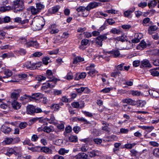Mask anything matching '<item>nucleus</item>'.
Masks as SVG:
<instances>
[{
	"label": "nucleus",
	"instance_id": "nucleus-1",
	"mask_svg": "<svg viewBox=\"0 0 159 159\" xmlns=\"http://www.w3.org/2000/svg\"><path fill=\"white\" fill-rule=\"evenodd\" d=\"M33 23L36 30H41L45 24L42 19H34L33 20L30 25H31Z\"/></svg>",
	"mask_w": 159,
	"mask_h": 159
},
{
	"label": "nucleus",
	"instance_id": "nucleus-2",
	"mask_svg": "<svg viewBox=\"0 0 159 159\" xmlns=\"http://www.w3.org/2000/svg\"><path fill=\"white\" fill-rule=\"evenodd\" d=\"M42 62L38 63H34L32 61H28L25 65V66L31 70L36 69L41 65Z\"/></svg>",
	"mask_w": 159,
	"mask_h": 159
},
{
	"label": "nucleus",
	"instance_id": "nucleus-3",
	"mask_svg": "<svg viewBox=\"0 0 159 159\" xmlns=\"http://www.w3.org/2000/svg\"><path fill=\"white\" fill-rule=\"evenodd\" d=\"M104 53L110 57H117L120 55L119 51L116 49L110 51H104Z\"/></svg>",
	"mask_w": 159,
	"mask_h": 159
},
{
	"label": "nucleus",
	"instance_id": "nucleus-4",
	"mask_svg": "<svg viewBox=\"0 0 159 159\" xmlns=\"http://www.w3.org/2000/svg\"><path fill=\"white\" fill-rule=\"evenodd\" d=\"M108 34V33L105 34L98 36L96 40V43L99 46H102V41L103 40H106L107 39V35Z\"/></svg>",
	"mask_w": 159,
	"mask_h": 159
},
{
	"label": "nucleus",
	"instance_id": "nucleus-5",
	"mask_svg": "<svg viewBox=\"0 0 159 159\" xmlns=\"http://www.w3.org/2000/svg\"><path fill=\"white\" fill-rule=\"evenodd\" d=\"M21 92L20 89L15 90L11 94V98L16 100L18 99L19 96V93Z\"/></svg>",
	"mask_w": 159,
	"mask_h": 159
},
{
	"label": "nucleus",
	"instance_id": "nucleus-6",
	"mask_svg": "<svg viewBox=\"0 0 159 159\" xmlns=\"http://www.w3.org/2000/svg\"><path fill=\"white\" fill-rule=\"evenodd\" d=\"M89 10L87 9V7H80V12H81V13H80L81 16L83 17H86L88 16L89 14Z\"/></svg>",
	"mask_w": 159,
	"mask_h": 159
},
{
	"label": "nucleus",
	"instance_id": "nucleus-7",
	"mask_svg": "<svg viewBox=\"0 0 159 159\" xmlns=\"http://www.w3.org/2000/svg\"><path fill=\"white\" fill-rule=\"evenodd\" d=\"M135 8L133 7L129 8V10L124 12V16L125 17H129L131 14L135 10Z\"/></svg>",
	"mask_w": 159,
	"mask_h": 159
},
{
	"label": "nucleus",
	"instance_id": "nucleus-8",
	"mask_svg": "<svg viewBox=\"0 0 159 159\" xmlns=\"http://www.w3.org/2000/svg\"><path fill=\"white\" fill-rule=\"evenodd\" d=\"M89 157H93L96 156H99L101 154V152L97 150H93L88 152Z\"/></svg>",
	"mask_w": 159,
	"mask_h": 159
},
{
	"label": "nucleus",
	"instance_id": "nucleus-9",
	"mask_svg": "<svg viewBox=\"0 0 159 159\" xmlns=\"http://www.w3.org/2000/svg\"><path fill=\"white\" fill-rule=\"evenodd\" d=\"M26 113L28 114L33 115L35 113V109L32 105H30L27 106Z\"/></svg>",
	"mask_w": 159,
	"mask_h": 159
},
{
	"label": "nucleus",
	"instance_id": "nucleus-10",
	"mask_svg": "<svg viewBox=\"0 0 159 159\" xmlns=\"http://www.w3.org/2000/svg\"><path fill=\"white\" fill-rule=\"evenodd\" d=\"M122 102L123 103H127L128 104L132 105H137V102H136V101L133 100L131 98L125 99H123L122 100Z\"/></svg>",
	"mask_w": 159,
	"mask_h": 159
},
{
	"label": "nucleus",
	"instance_id": "nucleus-11",
	"mask_svg": "<svg viewBox=\"0 0 159 159\" xmlns=\"http://www.w3.org/2000/svg\"><path fill=\"white\" fill-rule=\"evenodd\" d=\"M98 3L96 2H90L86 7L87 9L90 11L91 9H93L98 6Z\"/></svg>",
	"mask_w": 159,
	"mask_h": 159
},
{
	"label": "nucleus",
	"instance_id": "nucleus-12",
	"mask_svg": "<svg viewBox=\"0 0 159 159\" xmlns=\"http://www.w3.org/2000/svg\"><path fill=\"white\" fill-rule=\"evenodd\" d=\"M46 79V78L45 77L43 76L42 75H39L37 76L36 77V79L38 81V84L37 85H36L35 86V88H37L38 87L39 85L40 84V82L42 81V80H45Z\"/></svg>",
	"mask_w": 159,
	"mask_h": 159
},
{
	"label": "nucleus",
	"instance_id": "nucleus-13",
	"mask_svg": "<svg viewBox=\"0 0 159 159\" xmlns=\"http://www.w3.org/2000/svg\"><path fill=\"white\" fill-rule=\"evenodd\" d=\"M27 44H28V47L33 46L36 48H38L39 47V44L37 43L36 41H28Z\"/></svg>",
	"mask_w": 159,
	"mask_h": 159
},
{
	"label": "nucleus",
	"instance_id": "nucleus-14",
	"mask_svg": "<svg viewBox=\"0 0 159 159\" xmlns=\"http://www.w3.org/2000/svg\"><path fill=\"white\" fill-rule=\"evenodd\" d=\"M150 67L151 64L148 62V60H142L141 61L140 66L141 68Z\"/></svg>",
	"mask_w": 159,
	"mask_h": 159
},
{
	"label": "nucleus",
	"instance_id": "nucleus-15",
	"mask_svg": "<svg viewBox=\"0 0 159 159\" xmlns=\"http://www.w3.org/2000/svg\"><path fill=\"white\" fill-rule=\"evenodd\" d=\"M13 108L16 110H17L20 108L21 107V104L20 103L16 100H13L11 103Z\"/></svg>",
	"mask_w": 159,
	"mask_h": 159
},
{
	"label": "nucleus",
	"instance_id": "nucleus-16",
	"mask_svg": "<svg viewBox=\"0 0 159 159\" xmlns=\"http://www.w3.org/2000/svg\"><path fill=\"white\" fill-rule=\"evenodd\" d=\"M69 34L67 32H64L63 34L60 37V35L58 36L56 39L59 42H62V40H60V38H64V39H67L69 36Z\"/></svg>",
	"mask_w": 159,
	"mask_h": 159
},
{
	"label": "nucleus",
	"instance_id": "nucleus-17",
	"mask_svg": "<svg viewBox=\"0 0 159 159\" xmlns=\"http://www.w3.org/2000/svg\"><path fill=\"white\" fill-rule=\"evenodd\" d=\"M1 129L2 132L5 134H8L11 131V128L6 126L4 125L2 126Z\"/></svg>",
	"mask_w": 159,
	"mask_h": 159
},
{
	"label": "nucleus",
	"instance_id": "nucleus-18",
	"mask_svg": "<svg viewBox=\"0 0 159 159\" xmlns=\"http://www.w3.org/2000/svg\"><path fill=\"white\" fill-rule=\"evenodd\" d=\"M40 150L42 152H44L47 154H52V151L51 149L47 147H42L41 148Z\"/></svg>",
	"mask_w": 159,
	"mask_h": 159
},
{
	"label": "nucleus",
	"instance_id": "nucleus-19",
	"mask_svg": "<svg viewBox=\"0 0 159 159\" xmlns=\"http://www.w3.org/2000/svg\"><path fill=\"white\" fill-rule=\"evenodd\" d=\"M147 47L146 42L143 40L141 41L140 43L137 46V48L138 49H143Z\"/></svg>",
	"mask_w": 159,
	"mask_h": 159
},
{
	"label": "nucleus",
	"instance_id": "nucleus-20",
	"mask_svg": "<svg viewBox=\"0 0 159 159\" xmlns=\"http://www.w3.org/2000/svg\"><path fill=\"white\" fill-rule=\"evenodd\" d=\"M149 93L153 98H157L159 97V93L156 91L150 90L149 91Z\"/></svg>",
	"mask_w": 159,
	"mask_h": 159
},
{
	"label": "nucleus",
	"instance_id": "nucleus-21",
	"mask_svg": "<svg viewBox=\"0 0 159 159\" xmlns=\"http://www.w3.org/2000/svg\"><path fill=\"white\" fill-rule=\"evenodd\" d=\"M46 76L50 79L55 78L53 75V73L52 70H46Z\"/></svg>",
	"mask_w": 159,
	"mask_h": 159
},
{
	"label": "nucleus",
	"instance_id": "nucleus-22",
	"mask_svg": "<svg viewBox=\"0 0 159 159\" xmlns=\"http://www.w3.org/2000/svg\"><path fill=\"white\" fill-rule=\"evenodd\" d=\"M41 95V93H34L32 94L31 96H28V98L31 100L32 99H35L36 98L40 97Z\"/></svg>",
	"mask_w": 159,
	"mask_h": 159
},
{
	"label": "nucleus",
	"instance_id": "nucleus-23",
	"mask_svg": "<svg viewBox=\"0 0 159 159\" xmlns=\"http://www.w3.org/2000/svg\"><path fill=\"white\" fill-rule=\"evenodd\" d=\"M102 124L103 125L102 127V129L107 132H109V128L108 127L109 125V124L103 121L102 122Z\"/></svg>",
	"mask_w": 159,
	"mask_h": 159
},
{
	"label": "nucleus",
	"instance_id": "nucleus-24",
	"mask_svg": "<svg viewBox=\"0 0 159 159\" xmlns=\"http://www.w3.org/2000/svg\"><path fill=\"white\" fill-rule=\"evenodd\" d=\"M30 9L31 10V13L33 15H36L39 12L37 8H36L34 6L30 7Z\"/></svg>",
	"mask_w": 159,
	"mask_h": 159
},
{
	"label": "nucleus",
	"instance_id": "nucleus-25",
	"mask_svg": "<svg viewBox=\"0 0 159 159\" xmlns=\"http://www.w3.org/2000/svg\"><path fill=\"white\" fill-rule=\"evenodd\" d=\"M137 105L140 107H144L146 104V102L144 100H139L136 101Z\"/></svg>",
	"mask_w": 159,
	"mask_h": 159
},
{
	"label": "nucleus",
	"instance_id": "nucleus-26",
	"mask_svg": "<svg viewBox=\"0 0 159 159\" xmlns=\"http://www.w3.org/2000/svg\"><path fill=\"white\" fill-rule=\"evenodd\" d=\"M57 79L56 78H54L50 79L48 81L49 82L48 83H49L51 84L52 85V88L53 87H54L55 84H56L57 82Z\"/></svg>",
	"mask_w": 159,
	"mask_h": 159
},
{
	"label": "nucleus",
	"instance_id": "nucleus-27",
	"mask_svg": "<svg viewBox=\"0 0 159 159\" xmlns=\"http://www.w3.org/2000/svg\"><path fill=\"white\" fill-rule=\"evenodd\" d=\"M69 152V150H66L64 148H60L58 151L59 154L61 155H64L66 153H68Z\"/></svg>",
	"mask_w": 159,
	"mask_h": 159
},
{
	"label": "nucleus",
	"instance_id": "nucleus-28",
	"mask_svg": "<svg viewBox=\"0 0 159 159\" xmlns=\"http://www.w3.org/2000/svg\"><path fill=\"white\" fill-rule=\"evenodd\" d=\"M120 72L118 71H116L112 72L111 74V76L112 77H114L116 78L120 76Z\"/></svg>",
	"mask_w": 159,
	"mask_h": 159
},
{
	"label": "nucleus",
	"instance_id": "nucleus-29",
	"mask_svg": "<svg viewBox=\"0 0 159 159\" xmlns=\"http://www.w3.org/2000/svg\"><path fill=\"white\" fill-rule=\"evenodd\" d=\"M52 85L47 83L43 84V85L41 87V89L42 90H44L48 88H52Z\"/></svg>",
	"mask_w": 159,
	"mask_h": 159
},
{
	"label": "nucleus",
	"instance_id": "nucleus-30",
	"mask_svg": "<svg viewBox=\"0 0 159 159\" xmlns=\"http://www.w3.org/2000/svg\"><path fill=\"white\" fill-rule=\"evenodd\" d=\"M11 9L10 6H3L0 7V11L2 12H5L6 11H8Z\"/></svg>",
	"mask_w": 159,
	"mask_h": 159
},
{
	"label": "nucleus",
	"instance_id": "nucleus-31",
	"mask_svg": "<svg viewBox=\"0 0 159 159\" xmlns=\"http://www.w3.org/2000/svg\"><path fill=\"white\" fill-rule=\"evenodd\" d=\"M15 151L12 148H9L7 149V152L6 153V155L10 156L13 153L14 154Z\"/></svg>",
	"mask_w": 159,
	"mask_h": 159
},
{
	"label": "nucleus",
	"instance_id": "nucleus-32",
	"mask_svg": "<svg viewBox=\"0 0 159 159\" xmlns=\"http://www.w3.org/2000/svg\"><path fill=\"white\" fill-rule=\"evenodd\" d=\"M157 29V27L156 25H153L150 26L148 29V31L149 34H152V31H155Z\"/></svg>",
	"mask_w": 159,
	"mask_h": 159
},
{
	"label": "nucleus",
	"instance_id": "nucleus-33",
	"mask_svg": "<svg viewBox=\"0 0 159 159\" xmlns=\"http://www.w3.org/2000/svg\"><path fill=\"white\" fill-rule=\"evenodd\" d=\"M36 7L39 12L44 7V5L40 2L36 3Z\"/></svg>",
	"mask_w": 159,
	"mask_h": 159
},
{
	"label": "nucleus",
	"instance_id": "nucleus-34",
	"mask_svg": "<svg viewBox=\"0 0 159 159\" xmlns=\"http://www.w3.org/2000/svg\"><path fill=\"white\" fill-rule=\"evenodd\" d=\"M4 74L7 76V78L11 77L12 75V72L10 70L7 69L4 72Z\"/></svg>",
	"mask_w": 159,
	"mask_h": 159
},
{
	"label": "nucleus",
	"instance_id": "nucleus-35",
	"mask_svg": "<svg viewBox=\"0 0 159 159\" xmlns=\"http://www.w3.org/2000/svg\"><path fill=\"white\" fill-rule=\"evenodd\" d=\"M157 3V2L156 0H153L148 3V6L149 8H152L156 6Z\"/></svg>",
	"mask_w": 159,
	"mask_h": 159
},
{
	"label": "nucleus",
	"instance_id": "nucleus-36",
	"mask_svg": "<svg viewBox=\"0 0 159 159\" xmlns=\"http://www.w3.org/2000/svg\"><path fill=\"white\" fill-rule=\"evenodd\" d=\"M89 71L88 72V74L92 76L93 75H94L98 73V71L94 69H91L90 70H88Z\"/></svg>",
	"mask_w": 159,
	"mask_h": 159
},
{
	"label": "nucleus",
	"instance_id": "nucleus-37",
	"mask_svg": "<svg viewBox=\"0 0 159 159\" xmlns=\"http://www.w3.org/2000/svg\"><path fill=\"white\" fill-rule=\"evenodd\" d=\"M69 139L71 142H76L77 141V137L76 136L70 135L69 137Z\"/></svg>",
	"mask_w": 159,
	"mask_h": 159
},
{
	"label": "nucleus",
	"instance_id": "nucleus-38",
	"mask_svg": "<svg viewBox=\"0 0 159 159\" xmlns=\"http://www.w3.org/2000/svg\"><path fill=\"white\" fill-rule=\"evenodd\" d=\"M89 90L87 87H80V93L82 92L84 93H88L89 92Z\"/></svg>",
	"mask_w": 159,
	"mask_h": 159
},
{
	"label": "nucleus",
	"instance_id": "nucleus-39",
	"mask_svg": "<svg viewBox=\"0 0 159 159\" xmlns=\"http://www.w3.org/2000/svg\"><path fill=\"white\" fill-rule=\"evenodd\" d=\"M59 107L60 106L58 104H53L51 106V108L55 111H58Z\"/></svg>",
	"mask_w": 159,
	"mask_h": 159
},
{
	"label": "nucleus",
	"instance_id": "nucleus-40",
	"mask_svg": "<svg viewBox=\"0 0 159 159\" xmlns=\"http://www.w3.org/2000/svg\"><path fill=\"white\" fill-rule=\"evenodd\" d=\"M140 128H141L143 129H148L149 130V132H150L151 130H153L154 128L153 126H141Z\"/></svg>",
	"mask_w": 159,
	"mask_h": 159
},
{
	"label": "nucleus",
	"instance_id": "nucleus-41",
	"mask_svg": "<svg viewBox=\"0 0 159 159\" xmlns=\"http://www.w3.org/2000/svg\"><path fill=\"white\" fill-rule=\"evenodd\" d=\"M72 130L71 127L70 126H68L65 129V131L64 134L65 136H66V133H70Z\"/></svg>",
	"mask_w": 159,
	"mask_h": 159
},
{
	"label": "nucleus",
	"instance_id": "nucleus-42",
	"mask_svg": "<svg viewBox=\"0 0 159 159\" xmlns=\"http://www.w3.org/2000/svg\"><path fill=\"white\" fill-rule=\"evenodd\" d=\"M52 127L45 126L43 129V130L44 132L47 133H50L52 131Z\"/></svg>",
	"mask_w": 159,
	"mask_h": 159
},
{
	"label": "nucleus",
	"instance_id": "nucleus-43",
	"mask_svg": "<svg viewBox=\"0 0 159 159\" xmlns=\"http://www.w3.org/2000/svg\"><path fill=\"white\" fill-rule=\"evenodd\" d=\"M153 154L156 157H159V148H155L154 149Z\"/></svg>",
	"mask_w": 159,
	"mask_h": 159
},
{
	"label": "nucleus",
	"instance_id": "nucleus-44",
	"mask_svg": "<svg viewBox=\"0 0 159 159\" xmlns=\"http://www.w3.org/2000/svg\"><path fill=\"white\" fill-rule=\"evenodd\" d=\"M120 32L119 30L116 29L115 28H113L110 30V32L113 34H119Z\"/></svg>",
	"mask_w": 159,
	"mask_h": 159
},
{
	"label": "nucleus",
	"instance_id": "nucleus-45",
	"mask_svg": "<svg viewBox=\"0 0 159 159\" xmlns=\"http://www.w3.org/2000/svg\"><path fill=\"white\" fill-rule=\"evenodd\" d=\"M130 93L134 96H139L140 95V93L137 91L132 90L130 92Z\"/></svg>",
	"mask_w": 159,
	"mask_h": 159
},
{
	"label": "nucleus",
	"instance_id": "nucleus-46",
	"mask_svg": "<svg viewBox=\"0 0 159 159\" xmlns=\"http://www.w3.org/2000/svg\"><path fill=\"white\" fill-rule=\"evenodd\" d=\"M89 42V40L87 39H83L81 42L82 45H86Z\"/></svg>",
	"mask_w": 159,
	"mask_h": 159
},
{
	"label": "nucleus",
	"instance_id": "nucleus-47",
	"mask_svg": "<svg viewBox=\"0 0 159 159\" xmlns=\"http://www.w3.org/2000/svg\"><path fill=\"white\" fill-rule=\"evenodd\" d=\"M151 74L153 76H158L159 75L158 71L156 70H153L151 71Z\"/></svg>",
	"mask_w": 159,
	"mask_h": 159
},
{
	"label": "nucleus",
	"instance_id": "nucleus-48",
	"mask_svg": "<svg viewBox=\"0 0 159 159\" xmlns=\"http://www.w3.org/2000/svg\"><path fill=\"white\" fill-rule=\"evenodd\" d=\"M88 155L84 153H80V159H87Z\"/></svg>",
	"mask_w": 159,
	"mask_h": 159
},
{
	"label": "nucleus",
	"instance_id": "nucleus-49",
	"mask_svg": "<svg viewBox=\"0 0 159 159\" xmlns=\"http://www.w3.org/2000/svg\"><path fill=\"white\" fill-rule=\"evenodd\" d=\"M27 125L26 122H22L19 124V127L21 129H23L25 128Z\"/></svg>",
	"mask_w": 159,
	"mask_h": 159
},
{
	"label": "nucleus",
	"instance_id": "nucleus-50",
	"mask_svg": "<svg viewBox=\"0 0 159 159\" xmlns=\"http://www.w3.org/2000/svg\"><path fill=\"white\" fill-rule=\"evenodd\" d=\"M83 34L85 38H89L92 36V34L91 33L88 32H84Z\"/></svg>",
	"mask_w": 159,
	"mask_h": 159
},
{
	"label": "nucleus",
	"instance_id": "nucleus-51",
	"mask_svg": "<svg viewBox=\"0 0 159 159\" xmlns=\"http://www.w3.org/2000/svg\"><path fill=\"white\" fill-rule=\"evenodd\" d=\"M3 23H7L9 22L11 20L10 18L8 16H5L3 19Z\"/></svg>",
	"mask_w": 159,
	"mask_h": 159
},
{
	"label": "nucleus",
	"instance_id": "nucleus-52",
	"mask_svg": "<svg viewBox=\"0 0 159 159\" xmlns=\"http://www.w3.org/2000/svg\"><path fill=\"white\" fill-rule=\"evenodd\" d=\"M13 140V139L11 138H7L6 139L5 141L6 143L9 144L12 143Z\"/></svg>",
	"mask_w": 159,
	"mask_h": 159
},
{
	"label": "nucleus",
	"instance_id": "nucleus-53",
	"mask_svg": "<svg viewBox=\"0 0 159 159\" xmlns=\"http://www.w3.org/2000/svg\"><path fill=\"white\" fill-rule=\"evenodd\" d=\"M140 64L139 60H135L133 62V65L135 67L139 66Z\"/></svg>",
	"mask_w": 159,
	"mask_h": 159
},
{
	"label": "nucleus",
	"instance_id": "nucleus-54",
	"mask_svg": "<svg viewBox=\"0 0 159 159\" xmlns=\"http://www.w3.org/2000/svg\"><path fill=\"white\" fill-rule=\"evenodd\" d=\"M141 39V37L139 38H135L132 39L131 40L132 42L133 43H137L139 42L140 39Z\"/></svg>",
	"mask_w": 159,
	"mask_h": 159
},
{
	"label": "nucleus",
	"instance_id": "nucleus-55",
	"mask_svg": "<svg viewBox=\"0 0 159 159\" xmlns=\"http://www.w3.org/2000/svg\"><path fill=\"white\" fill-rule=\"evenodd\" d=\"M147 3L146 2H141L138 4V6L139 7L142 8L146 7L147 6Z\"/></svg>",
	"mask_w": 159,
	"mask_h": 159
},
{
	"label": "nucleus",
	"instance_id": "nucleus-56",
	"mask_svg": "<svg viewBox=\"0 0 159 159\" xmlns=\"http://www.w3.org/2000/svg\"><path fill=\"white\" fill-rule=\"evenodd\" d=\"M13 56V54H11L10 55L7 53H4L2 55L1 57L3 58V59H4L6 57L8 58L11 57Z\"/></svg>",
	"mask_w": 159,
	"mask_h": 159
},
{
	"label": "nucleus",
	"instance_id": "nucleus-57",
	"mask_svg": "<svg viewBox=\"0 0 159 159\" xmlns=\"http://www.w3.org/2000/svg\"><path fill=\"white\" fill-rule=\"evenodd\" d=\"M6 34V33L5 32L2 31L0 30V39H4V36Z\"/></svg>",
	"mask_w": 159,
	"mask_h": 159
},
{
	"label": "nucleus",
	"instance_id": "nucleus-58",
	"mask_svg": "<svg viewBox=\"0 0 159 159\" xmlns=\"http://www.w3.org/2000/svg\"><path fill=\"white\" fill-rule=\"evenodd\" d=\"M117 40L120 41L122 42H125L126 40V37L123 36H122L121 37H118L117 38Z\"/></svg>",
	"mask_w": 159,
	"mask_h": 159
},
{
	"label": "nucleus",
	"instance_id": "nucleus-59",
	"mask_svg": "<svg viewBox=\"0 0 159 159\" xmlns=\"http://www.w3.org/2000/svg\"><path fill=\"white\" fill-rule=\"evenodd\" d=\"M43 55V53L40 52H36L33 54V56L35 57H39Z\"/></svg>",
	"mask_w": 159,
	"mask_h": 159
},
{
	"label": "nucleus",
	"instance_id": "nucleus-60",
	"mask_svg": "<svg viewBox=\"0 0 159 159\" xmlns=\"http://www.w3.org/2000/svg\"><path fill=\"white\" fill-rule=\"evenodd\" d=\"M59 9V7L58 6H57L55 7H54L52 8V11L53 13H55L58 11Z\"/></svg>",
	"mask_w": 159,
	"mask_h": 159
},
{
	"label": "nucleus",
	"instance_id": "nucleus-61",
	"mask_svg": "<svg viewBox=\"0 0 159 159\" xmlns=\"http://www.w3.org/2000/svg\"><path fill=\"white\" fill-rule=\"evenodd\" d=\"M150 20V19L148 17H147L145 18H144L143 21V25H144V24H147L149 23Z\"/></svg>",
	"mask_w": 159,
	"mask_h": 159
},
{
	"label": "nucleus",
	"instance_id": "nucleus-62",
	"mask_svg": "<svg viewBox=\"0 0 159 159\" xmlns=\"http://www.w3.org/2000/svg\"><path fill=\"white\" fill-rule=\"evenodd\" d=\"M59 50L58 49H57L56 50H52L49 52V54L51 55L52 54L56 55L58 53V52Z\"/></svg>",
	"mask_w": 159,
	"mask_h": 159
},
{
	"label": "nucleus",
	"instance_id": "nucleus-63",
	"mask_svg": "<svg viewBox=\"0 0 159 159\" xmlns=\"http://www.w3.org/2000/svg\"><path fill=\"white\" fill-rule=\"evenodd\" d=\"M54 93L56 95H59L61 94L62 91L61 90L54 89L53 91Z\"/></svg>",
	"mask_w": 159,
	"mask_h": 159
},
{
	"label": "nucleus",
	"instance_id": "nucleus-64",
	"mask_svg": "<svg viewBox=\"0 0 159 159\" xmlns=\"http://www.w3.org/2000/svg\"><path fill=\"white\" fill-rule=\"evenodd\" d=\"M53 159H65L64 157L58 155H55L53 158Z\"/></svg>",
	"mask_w": 159,
	"mask_h": 159
}]
</instances>
